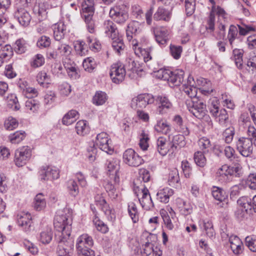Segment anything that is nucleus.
I'll list each match as a JSON object with an SVG mask.
<instances>
[{
	"instance_id": "f257e3e1",
	"label": "nucleus",
	"mask_w": 256,
	"mask_h": 256,
	"mask_svg": "<svg viewBox=\"0 0 256 256\" xmlns=\"http://www.w3.org/2000/svg\"><path fill=\"white\" fill-rule=\"evenodd\" d=\"M72 218L70 214L65 212H59L56 215L54 225L57 232L56 238L58 242L57 253L72 255L74 242L70 237Z\"/></svg>"
},
{
	"instance_id": "f03ea898",
	"label": "nucleus",
	"mask_w": 256,
	"mask_h": 256,
	"mask_svg": "<svg viewBox=\"0 0 256 256\" xmlns=\"http://www.w3.org/2000/svg\"><path fill=\"white\" fill-rule=\"evenodd\" d=\"M181 89L190 98V100H186V104L189 112L198 119H202L204 117L209 118L206 114V104L196 98L197 88L193 85L187 86L184 84L182 86Z\"/></svg>"
},
{
	"instance_id": "7ed1b4c3",
	"label": "nucleus",
	"mask_w": 256,
	"mask_h": 256,
	"mask_svg": "<svg viewBox=\"0 0 256 256\" xmlns=\"http://www.w3.org/2000/svg\"><path fill=\"white\" fill-rule=\"evenodd\" d=\"M94 244L92 238L88 234H83L77 239L76 247L79 256H95L91 249Z\"/></svg>"
},
{
	"instance_id": "20e7f679",
	"label": "nucleus",
	"mask_w": 256,
	"mask_h": 256,
	"mask_svg": "<svg viewBox=\"0 0 256 256\" xmlns=\"http://www.w3.org/2000/svg\"><path fill=\"white\" fill-rule=\"evenodd\" d=\"M94 0H84V4L82 5V12L81 14L86 24L88 30L90 33L95 32V23L93 20L94 14Z\"/></svg>"
},
{
	"instance_id": "39448f33",
	"label": "nucleus",
	"mask_w": 256,
	"mask_h": 256,
	"mask_svg": "<svg viewBox=\"0 0 256 256\" xmlns=\"http://www.w3.org/2000/svg\"><path fill=\"white\" fill-rule=\"evenodd\" d=\"M160 72L162 73L161 78L168 80L174 86H178L184 82V72L182 70H176L173 72L164 70Z\"/></svg>"
},
{
	"instance_id": "423d86ee",
	"label": "nucleus",
	"mask_w": 256,
	"mask_h": 256,
	"mask_svg": "<svg viewBox=\"0 0 256 256\" xmlns=\"http://www.w3.org/2000/svg\"><path fill=\"white\" fill-rule=\"evenodd\" d=\"M236 140V148L240 154L244 157L250 156L253 152L254 144L252 141L245 137H240Z\"/></svg>"
},
{
	"instance_id": "0eeeda50",
	"label": "nucleus",
	"mask_w": 256,
	"mask_h": 256,
	"mask_svg": "<svg viewBox=\"0 0 256 256\" xmlns=\"http://www.w3.org/2000/svg\"><path fill=\"white\" fill-rule=\"evenodd\" d=\"M110 75L113 82L116 84L122 82L126 75L124 64L120 62L113 64L110 66Z\"/></svg>"
},
{
	"instance_id": "6e6552de",
	"label": "nucleus",
	"mask_w": 256,
	"mask_h": 256,
	"mask_svg": "<svg viewBox=\"0 0 256 256\" xmlns=\"http://www.w3.org/2000/svg\"><path fill=\"white\" fill-rule=\"evenodd\" d=\"M38 176L40 181L44 182L58 179L60 176L59 172L56 168L44 166L40 168L38 172Z\"/></svg>"
},
{
	"instance_id": "1a4fd4ad",
	"label": "nucleus",
	"mask_w": 256,
	"mask_h": 256,
	"mask_svg": "<svg viewBox=\"0 0 256 256\" xmlns=\"http://www.w3.org/2000/svg\"><path fill=\"white\" fill-rule=\"evenodd\" d=\"M124 162L131 166L136 167L144 163L143 159L132 148L126 150L123 154Z\"/></svg>"
},
{
	"instance_id": "9d476101",
	"label": "nucleus",
	"mask_w": 256,
	"mask_h": 256,
	"mask_svg": "<svg viewBox=\"0 0 256 256\" xmlns=\"http://www.w3.org/2000/svg\"><path fill=\"white\" fill-rule=\"evenodd\" d=\"M154 102V96L150 94H143L138 95L132 100V107L134 108H144L148 104H152Z\"/></svg>"
},
{
	"instance_id": "9b49d317",
	"label": "nucleus",
	"mask_w": 256,
	"mask_h": 256,
	"mask_svg": "<svg viewBox=\"0 0 256 256\" xmlns=\"http://www.w3.org/2000/svg\"><path fill=\"white\" fill-rule=\"evenodd\" d=\"M32 156L30 148L28 146H24L16 151L14 162L16 164L20 167L26 164Z\"/></svg>"
},
{
	"instance_id": "f8f14e48",
	"label": "nucleus",
	"mask_w": 256,
	"mask_h": 256,
	"mask_svg": "<svg viewBox=\"0 0 256 256\" xmlns=\"http://www.w3.org/2000/svg\"><path fill=\"white\" fill-rule=\"evenodd\" d=\"M212 115L221 124H224L228 120V116L224 108L220 109L216 100L212 102L209 108Z\"/></svg>"
},
{
	"instance_id": "ddd939ff",
	"label": "nucleus",
	"mask_w": 256,
	"mask_h": 256,
	"mask_svg": "<svg viewBox=\"0 0 256 256\" xmlns=\"http://www.w3.org/2000/svg\"><path fill=\"white\" fill-rule=\"evenodd\" d=\"M110 16L118 24L124 23L128 18V14L123 6H116L110 9Z\"/></svg>"
},
{
	"instance_id": "4468645a",
	"label": "nucleus",
	"mask_w": 256,
	"mask_h": 256,
	"mask_svg": "<svg viewBox=\"0 0 256 256\" xmlns=\"http://www.w3.org/2000/svg\"><path fill=\"white\" fill-rule=\"evenodd\" d=\"M120 161L117 158H110L106 160L105 166L110 172V178H113L116 182L118 181L119 169Z\"/></svg>"
},
{
	"instance_id": "2eb2a0df",
	"label": "nucleus",
	"mask_w": 256,
	"mask_h": 256,
	"mask_svg": "<svg viewBox=\"0 0 256 256\" xmlns=\"http://www.w3.org/2000/svg\"><path fill=\"white\" fill-rule=\"evenodd\" d=\"M18 225L26 232H30L32 223V216L28 212H20L16 216Z\"/></svg>"
},
{
	"instance_id": "dca6fc26",
	"label": "nucleus",
	"mask_w": 256,
	"mask_h": 256,
	"mask_svg": "<svg viewBox=\"0 0 256 256\" xmlns=\"http://www.w3.org/2000/svg\"><path fill=\"white\" fill-rule=\"evenodd\" d=\"M156 40L160 46H165L168 40V31L164 27L153 28L152 29Z\"/></svg>"
},
{
	"instance_id": "f3484780",
	"label": "nucleus",
	"mask_w": 256,
	"mask_h": 256,
	"mask_svg": "<svg viewBox=\"0 0 256 256\" xmlns=\"http://www.w3.org/2000/svg\"><path fill=\"white\" fill-rule=\"evenodd\" d=\"M14 18L22 26H28L30 22L32 17L29 12L24 8H17L14 14Z\"/></svg>"
},
{
	"instance_id": "a211bd4d",
	"label": "nucleus",
	"mask_w": 256,
	"mask_h": 256,
	"mask_svg": "<svg viewBox=\"0 0 256 256\" xmlns=\"http://www.w3.org/2000/svg\"><path fill=\"white\" fill-rule=\"evenodd\" d=\"M109 140L108 134L102 132L97 135L96 144L102 150L111 154L113 152V150L109 145Z\"/></svg>"
},
{
	"instance_id": "6ab92c4d",
	"label": "nucleus",
	"mask_w": 256,
	"mask_h": 256,
	"mask_svg": "<svg viewBox=\"0 0 256 256\" xmlns=\"http://www.w3.org/2000/svg\"><path fill=\"white\" fill-rule=\"evenodd\" d=\"M227 39L232 48L238 46L242 41V38L238 34V30L236 26L230 25L227 36Z\"/></svg>"
},
{
	"instance_id": "aec40b11",
	"label": "nucleus",
	"mask_w": 256,
	"mask_h": 256,
	"mask_svg": "<svg viewBox=\"0 0 256 256\" xmlns=\"http://www.w3.org/2000/svg\"><path fill=\"white\" fill-rule=\"evenodd\" d=\"M214 198L220 202V206L225 208L228 204V194L226 191L222 188L214 186L212 192Z\"/></svg>"
},
{
	"instance_id": "412c9836",
	"label": "nucleus",
	"mask_w": 256,
	"mask_h": 256,
	"mask_svg": "<svg viewBox=\"0 0 256 256\" xmlns=\"http://www.w3.org/2000/svg\"><path fill=\"white\" fill-rule=\"evenodd\" d=\"M156 100L158 104L156 112L160 114H166L168 110L172 107V103L166 96H158L156 97Z\"/></svg>"
},
{
	"instance_id": "4be33fe9",
	"label": "nucleus",
	"mask_w": 256,
	"mask_h": 256,
	"mask_svg": "<svg viewBox=\"0 0 256 256\" xmlns=\"http://www.w3.org/2000/svg\"><path fill=\"white\" fill-rule=\"evenodd\" d=\"M172 8L160 6L154 15V19L156 20L169 22L172 17Z\"/></svg>"
},
{
	"instance_id": "5701e85b",
	"label": "nucleus",
	"mask_w": 256,
	"mask_h": 256,
	"mask_svg": "<svg viewBox=\"0 0 256 256\" xmlns=\"http://www.w3.org/2000/svg\"><path fill=\"white\" fill-rule=\"evenodd\" d=\"M110 181H108L104 185V188L108 192L109 196L113 199L116 198L118 196V191L117 189L118 188L120 182V177H118V181L116 182L112 178H110Z\"/></svg>"
},
{
	"instance_id": "b1692460",
	"label": "nucleus",
	"mask_w": 256,
	"mask_h": 256,
	"mask_svg": "<svg viewBox=\"0 0 256 256\" xmlns=\"http://www.w3.org/2000/svg\"><path fill=\"white\" fill-rule=\"evenodd\" d=\"M140 23L135 20L132 21L128 24L126 30V35L127 39L129 41L132 40L134 36H136L140 32Z\"/></svg>"
},
{
	"instance_id": "393cba45",
	"label": "nucleus",
	"mask_w": 256,
	"mask_h": 256,
	"mask_svg": "<svg viewBox=\"0 0 256 256\" xmlns=\"http://www.w3.org/2000/svg\"><path fill=\"white\" fill-rule=\"evenodd\" d=\"M152 49V48H138V50H135V54L138 56H140V54H141V56L143 57L145 63L146 64L149 68L150 69L152 72H156L155 68L151 66L150 64V60L152 58L150 55Z\"/></svg>"
},
{
	"instance_id": "a878e982",
	"label": "nucleus",
	"mask_w": 256,
	"mask_h": 256,
	"mask_svg": "<svg viewBox=\"0 0 256 256\" xmlns=\"http://www.w3.org/2000/svg\"><path fill=\"white\" fill-rule=\"evenodd\" d=\"M103 28L104 33L110 38H115L119 34L116 25L112 20H105L104 22Z\"/></svg>"
},
{
	"instance_id": "bb28decb",
	"label": "nucleus",
	"mask_w": 256,
	"mask_h": 256,
	"mask_svg": "<svg viewBox=\"0 0 256 256\" xmlns=\"http://www.w3.org/2000/svg\"><path fill=\"white\" fill-rule=\"evenodd\" d=\"M90 209L94 214V218L93 219V222L96 229L101 232L106 234L108 232V227L102 221L100 220L97 216L98 212L94 205H90Z\"/></svg>"
},
{
	"instance_id": "cd10ccee",
	"label": "nucleus",
	"mask_w": 256,
	"mask_h": 256,
	"mask_svg": "<svg viewBox=\"0 0 256 256\" xmlns=\"http://www.w3.org/2000/svg\"><path fill=\"white\" fill-rule=\"evenodd\" d=\"M173 194L174 190L172 188H165L158 191L156 194V199L161 202L166 204Z\"/></svg>"
},
{
	"instance_id": "c85d7f7f",
	"label": "nucleus",
	"mask_w": 256,
	"mask_h": 256,
	"mask_svg": "<svg viewBox=\"0 0 256 256\" xmlns=\"http://www.w3.org/2000/svg\"><path fill=\"white\" fill-rule=\"evenodd\" d=\"M124 66L125 70L127 68L128 71H132L133 73H136L137 74H139V72L143 71L142 66L132 58H127L126 63Z\"/></svg>"
},
{
	"instance_id": "c756f323",
	"label": "nucleus",
	"mask_w": 256,
	"mask_h": 256,
	"mask_svg": "<svg viewBox=\"0 0 256 256\" xmlns=\"http://www.w3.org/2000/svg\"><path fill=\"white\" fill-rule=\"evenodd\" d=\"M111 39L113 50L116 54H120L122 52H123L125 48L122 38L118 34V36H115V38H112Z\"/></svg>"
},
{
	"instance_id": "7c9ffc66",
	"label": "nucleus",
	"mask_w": 256,
	"mask_h": 256,
	"mask_svg": "<svg viewBox=\"0 0 256 256\" xmlns=\"http://www.w3.org/2000/svg\"><path fill=\"white\" fill-rule=\"evenodd\" d=\"M243 55L244 50L242 49L236 48L232 50L231 59L234 61L236 66L239 70H242L243 68Z\"/></svg>"
},
{
	"instance_id": "2f4dec72",
	"label": "nucleus",
	"mask_w": 256,
	"mask_h": 256,
	"mask_svg": "<svg viewBox=\"0 0 256 256\" xmlns=\"http://www.w3.org/2000/svg\"><path fill=\"white\" fill-rule=\"evenodd\" d=\"M184 134H177L172 137L170 148L172 152L176 150L178 148H180L186 144Z\"/></svg>"
},
{
	"instance_id": "473e14b6",
	"label": "nucleus",
	"mask_w": 256,
	"mask_h": 256,
	"mask_svg": "<svg viewBox=\"0 0 256 256\" xmlns=\"http://www.w3.org/2000/svg\"><path fill=\"white\" fill-rule=\"evenodd\" d=\"M52 30L54 39L59 41L64 36L66 26L63 22H58L52 26Z\"/></svg>"
},
{
	"instance_id": "72a5a7b5",
	"label": "nucleus",
	"mask_w": 256,
	"mask_h": 256,
	"mask_svg": "<svg viewBox=\"0 0 256 256\" xmlns=\"http://www.w3.org/2000/svg\"><path fill=\"white\" fill-rule=\"evenodd\" d=\"M138 181L134 180V186L138 189V190H140L142 193V197L141 199H139V201L142 206H144L146 204V202H150L151 204H153V202L150 196V195L149 193L148 190L144 186L143 188H140L139 186H137Z\"/></svg>"
},
{
	"instance_id": "f704fd0d",
	"label": "nucleus",
	"mask_w": 256,
	"mask_h": 256,
	"mask_svg": "<svg viewBox=\"0 0 256 256\" xmlns=\"http://www.w3.org/2000/svg\"><path fill=\"white\" fill-rule=\"evenodd\" d=\"M95 202L98 207L100 208L106 216H109L112 214V210L110 208L108 204L103 197L100 196L96 197Z\"/></svg>"
},
{
	"instance_id": "c9c22d12",
	"label": "nucleus",
	"mask_w": 256,
	"mask_h": 256,
	"mask_svg": "<svg viewBox=\"0 0 256 256\" xmlns=\"http://www.w3.org/2000/svg\"><path fill=\"white\" fill-rule=\"evenodd\" d=\"M13 54V48L9 44H6L0 49V58L4 62L10 59Z\"/></svg>"
},
{
	"instance_id": "e433bc0d",
	"label": "nucleus",
	"mask_w": 256,
	"mask_h": 256,
	"mask_svg": "<svg viewBox=\"0 0 256 256\" xmlns=\"http://www.w3.org/2000/svg\"><path fill=\"white\" fill-rule=\"evenodd\" d=\"M28 44L23 38L17 40L14 44V50L18 54H22L26 52L28 48Z\"/></svg>"
},
{
	"instance_id": "4c0bfd02",
	"label": "nucleus",
	"mask_w": 256,
	"mask_h": 256,
	"mask_svg": "<svg viewBox=\"0 0 256 256\" xmlns=\"http://www.w3.org/2000/svg\"><path fill=\"white\" fill-rule=\"evenodd\" d=\"M154 128L158 132L168 134L170 131V126L166 120H160L157 122Z\"/></svg>"
},
{
	"instance_id": "58836bf2",
	"label": "nucleus",
	"mask_w": 256,
	"mask_h": 256,
	"mask_svg": "<svg viewBox=\"0 0 256 256\" xmlns=\"http://www.w3.org/2000/svg\"><path fill=\"white\" fill-rule=\"evenodd\" d=\"M180 181L178 170L176 168H174L170 170L168 180V184L172 186H177L179 184Z\"/></svg>"
},
{
	"instance_id": "ea45409f",
	"label": "nucleus",
	"mask_w": 256,
	"mask_h": 256,
	"mask_svg": "<svg viewBox=\"0 0 256 256\" xmlns=\"http://www.w3.org/2000/svg\"><path fill=\"white\" fill-rule=\"evenodd\" d=\"M156 238V236L154 234H150L149 236H148V242L142 246L143 252L146 256H148L152 252H153L154 255L156 254V251H155L153 248L154 244L149 242V240H151L152 238Z\"/></svg>"
},
{
	"instance_id": "a19ab883",
	"label": "nucleus",
	"mask_w": 256,
	"mask_h": 256,
	"mask_svg": "<svg viewBox=\"0 0 256 256\" xmlns=\"http://www.w3.org/2000/svg\"><path fill=\"white\" fill-rule=\"evenodd\" d=\"M78 112L74 110H70L66 114L62 119V122L64 124L68 126L73 124L76 120V116Z\"/></svg>"
},
{
	"instance_id": "79ce46f5",
	"label": "nucleus",
	"mask_w": 256,
	"mask_h": 256,
	"mask_svg": "<svg viewBox=\"0 0 256 256\" xmlns=\"http://www.w3.org/2000/svg\"><path fill=\"white\" fill-rule=\"evenodd\" d=\"M156 147L157 151L162 156H165L168 152V148L166 144V140L162 137L159 138L156 141Z\"/></svg>"
},
{
	"instance_id": "37998d69",
	"label": "nucleus",
	"mask_w": 256,
	"mask_h": 256,
	"mask_svg": "<svg viewBox=\"0 0 256 256\" xmlns=\"http://www.w3.org/2000/svg\"><path fill=\"white\" fill-rule=\"evenodd\" d=\"M26 134L24 131L20 130L11 134L8 136V140L12 144H18L26 137Z\"/></svg>"
},
{
	"instance_id": "c03bdc74",
	"label": "nucleus",
	"mask_w": 256,
	"mask_h": 256,
	"mask_svg": "<svg viewBox=\"0 0 256 256\" xmlns=\"http://www.w3.org/2000/svg\"><path fill=\"white\" fill-rule=\"evenodd\" d=\"M108 99V96L106 92L102 91H98L93 97V103L96 106L104 104Z\"/></svg>"
},
{
	"instance_id": "a18cd8bd",
	"label": "nucleus",
	"mask_w": 256,
	"mask_h": 256,
	"mask_svg": "<svg viewBox=\"0 0 256 256\" xmlns=\"http://www.w3.org/2000/svg\"><path fill=\"white\" fill-rule=\"evenodd\" d=\"M173 121L180 128V131L185 136H188L190 132L188 128L183 124V119L178 114L176 115L173 118Z\"/></svg>"
},
{
	"instance_id": "49530a36",
	"label": "nucleus",
	"mask_w": 256,
	"mask_h": 256,
	"mask_svg": "<svg viewBox=\"0 0 256 256\" xmlns=\"http://www.w3.org/2000/svg\"><path fill=\"white\" fill-rule=\"evenodd\" d=\"M74 48L77 54L80 56L85 55L88 50L86 42L80 40L75 42Z\"/></svg>"
},
{
	"instance_id": "de8ad7c7",
	"label": "nucleus",
	"mask_w": 256,
	"mask_h": 256,
	"mask_svg": "<svg viewBox=\"0 0 256 256\" xmlns=\"http://www.w3.org/2000/svg\"><path fill=\"white\" fill-rule=\"evenodd\" d=\"M128 214L134 223L137 222L139 220V216L138 209L134 203L131 202L128 204Z\"/></svg>"
},
{
	"instance_id": "09e8293b",
	"label": "nucleus",
	"mask_w": 256,
	"mask_h": 256,
	"mask_svg": "<svg viewBox=\"0 0 256 256\" xmlns=\"http://www.w3.org/2000/svg\"><path fill=\"white\" fill-rule=\"evenodd\" d=\"M40 106L38 101L32 99L28 98L25 102L26 108L29 112H37Z\"/></svg>"
},
{
	"instance_id": "8fccbe9b",
	"label": "nucleus",
	"mask_w": 256,
	"mask_h": 256,
	"mask_svg": "<svg viewBox=\"0 0 256 256\" xmlns=\"http://www.w3.org/2000/svg\"><path fill=\"white\" fill-rule=\"evenodd\" d=\"M46 206V202L44 198V196L41 193L38 194L34 198V208L36 210L40 211L44 208Z\"/></svg>"
},
{
	"instance_id": "3c124183",
	"label": "nucleus",
	"mask_w": 256,
	"mask_h": 256,
	"mask_svg": "<svg viewBox=\"0 0 256 256\" xmlns=\"http://www.w3.org/2000/svg\"><path fill=\"white\" fill-rule=\"evenodd\" d=\"M76 130L78 134L84 136L89 132L90 128L86 121L80 120L76 124Z\"/></svg>"
},
{
	"instance_id": "603ef678",
	"label": "nucleus",
	"mask_w": 256,
	"mask_h": 256,
	"mask_svg": "<svg viewBox=\"0 0 256 256\" xmlns=\"http://www.w3.org/2000/svg\"><path fill=\"white\" fill-rule=\"evenodd\" d=\"M82 66L86 71L92 72L96 68V64L94 58L90 57L84 60Z\"/></svg>"
},
{
	"instance_id": "864d4df0",
	"label": "nucleus",
	"mask_w": 256,
	"mask_h": 256,
	"mask_svg": "<svg viewBox=\"0 0 256 256\" xmlns=\"http://www.w3.org/2000/svg\"><path fill=\"white\" fill-rule=\"evenodd\" d=\"M205 153L201 151H198L194 154V160L197 166L204 167L206 163V160L204 155Z\"/></svg>"
},
{
	"instance_id": "5fc2aeb1",
	"label": "nucleus",
	"mask_w": 256,
	"mask_h": 256,
	"mask_svg": "<svg viewBox=\"0 0 256 256\" xmlns=\"http://www.w3.org/2000/svg\"><path fill=\"white\" fill-rule=\"evenodd\" d=\"M67 188L69 194L72 196H76L79 193L77 182L74 180H70L67 182Z\"/></svg>"
},
{
	"instance_id": "6e6d98bb",
	"label": "nucleus",
	"mask_w": 256,
	"mask_h": 256,
	"mask_svg": "<svg viewBox=\"0 0 256 256\" xmlns=\"http://www.w3.org/2000/svg\"><path fill=\"white\" fill-rule=\"evenodd\" d=\"M235 134L234 128L233 127H229L223 132L222 136L225 142L227 144L230 143Z\"/></svg>"
},
{
	"instance_id": "4d7b16f0",
	"label": "nucleus",
	"mask_w": 256,
	"mask_h": 256,
	"mask_svg": "<svg viewBox=\"0 0 256 256\" xmlns=\"http://www.w3.org/2000/svg\"><path fill=\"white\" fill-rule=\"evenodd\" d=\"M18 125V120L12 116H9L6 120L4 123V128L8 130H12L16 128Z\"/></svg>"
},
{
	"instance_id": "13d9d810",
	"label": "nucleus",
	"mask_w": 256,
	"mask_h": 256,
	"mask_svg": "<svg viewBox=\"0 0 256 256\" xmlns=\"http://www.w3.org/2000/svg\"><path fill=\"white\" fill-rule=\"evenodd\" d=\"M216 176L218 180L221 183H226L232 180V178H230V176L226 173V172L223 170L222 166L218 169L216 173Z\"/></svg>"
},
{
	"instance_id": "bf43d9fd",
	"label": "nucleus",
	"mask_w": 256,
	"mask_h": 256,
	"mask_svg": "<svg viewBox=\"0 0 256 256\" xmlns=\"http://www.w3.org/2000/svg\"><path fill=\"white\" fill-rule=\"evenodd\" d=\"M170 53L172 56L176 60L180 58L182 51V48L180 46H176L171 44L170 46Z\"/></svg>"
},
{
	"instance_id": "052dcab7",
	"label": "nucleus",
	"mask_w": 256,
	"mask_h": 256,
	"mask_svg": "<svg viewBox=\"0 0 256 256\" xmlns=\"http://www.w3.org/2000/svg\"><path fill=\"white\" fill-rule=\"evenodd\" d=\"M52 238V232L50 229H47L40 233V240L44 244H49Z\"/></svg>"
},
{
	"instance_id": "680f3d73",
	"label": "nucleus",
	"mask_w": 256,
	"mask_h": 256,
	"mask_svg": "<svg viewBox=\"0 0 256 256\" xmlns=\"http://www.w3.org/2000/svg\"><path fill=\"white\" fill-rule=\"evenodd\" d=\"M34 13L37 16L39 22H42L47 17L46 10L40 6H35L34 8Z\"/></svg>"
},
{
	"instance_id": "e2e57ef3",
	"label": "nucleus",
	"mask_w": 256,
	"mask_h": 256,
	"mask_svg": "<svg viewBox=\"0 0 256 256\" xmlns=\"http://www.w3.org/2000/svg\"><path fill=\"white\" fill-rule=\"evenodd\" d=\"M198 146L200 149L204 150V153L208 152V148L211 146L210 140L206 137L200 138L198 142Z\"/></svg>"
},
{
	"instance_id": "0e129e2a",
	"label": "nucleus",
	"mask_w": 256,
	"mask_h": 256,
	"mask_svg": "<svg viewBox=\"0 0 256 256\" xmlns=\"http://www.w3.org/2000/svg\"><path fill=\"white\" fill-rule=\"evenodd\" d=\"M149 138L148 134H146L144 131H142L140 137L139 146L140 148L143 150H146L148 147V141Z\"/></svg>"
},
{
	"instance_id": "69168bd1",
	"label": "nucleus",
	"mask_w": 256,
	"mask_h": 256,
	"mask_svg": "<svg viewBox=\"0 0 256 256\" xmlns=\"http://www.w3.org/2000/svg\"><path fill=\"white\" fill-rule=\"evenodd\" d=\"M185 8L187 16H192L194 14L196 8L195 0H186Z\"/></svg>"
},
{
	"instance_id": "338daca9",
	"label": "nucleus",
	"mask_w": 256,
	"mask_h": 256,
	"mask_svg": "<svg viewBox=\"0 0 256 256\" xmlns=\"http://www.w3.org/2000/svg\"><path fill=\"white\" fill-rule=\"evenodd\" d=\"M215 29V14L210 12L209 17L207 20L206 30L208 32H212Z\"/></svg>"
},
{
	"instance_id": "774afa93",
	"label": "nucleus",
	"mask_w": 256,
	"mask_h": 256,
	"mask_svg": "<svg viewBox=\"0 0 256 256\" xmlns=\"http://www.w3.org/2000/svg\"><path fill=\"white\" fill-rule=\"evenodd\" d=\"M238 35L241 36H244L248 34L250 32L254 31V28L252 26L247 25H238Z\"/></svg>"
}]
</instances>
